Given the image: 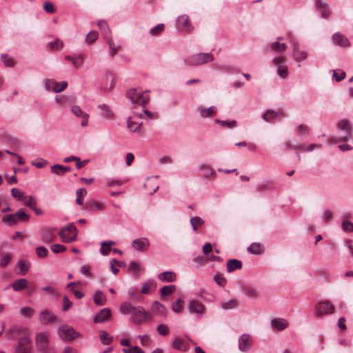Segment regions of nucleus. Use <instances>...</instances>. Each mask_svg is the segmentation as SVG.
<instances>
[{"label":"nucleus","instance_id":"obj_1","mask_svg":"<svg viewBox=\"0 0 353 353\" xmlns=\"http://www.w3.org/2000/svg\"><path fill=\"white\" fill-rule=\"evenodd\" d=\"M30 215L26 214L23 208H20L17 212L3 216L2 221L12 226L19 222H26L29 220Z\"/></svg>","mask_w":353,"mask_h":353},{"label":"nucleus","instance_id":"obj_2","mask_svg":"<svg viewBox=\"0 0 353 353\" xmlns=\"http://www.w3.org/2000/svg\"><path fill=\"white\" fill-rule=\"evenodd\" d=\"M213 60L214 57L212 53H197L185 59V62L186 65L192 66L202 65Z\"/></svg>","mask_w":353,"mask_h":353},{"label":"nucleus","instance_id":"obj_3","mask_svg":"<svg viewBox=\"0 0 353 353\" xmlns=\"http://www.w3.org/2000/svg\"><path fill=\"white\" fill-rule=\"evenodd\" d=\"M126 97L133 105H140L142 107H145L150 100L148 95L141 93L136 88L128 90Z\"/></svg>","mask_w":353,"mask_h":353},{"label":"nucleus","instance_id":"obj_4","mask_svg":"<svg viewBox=\"0 0 353 353\" xmlns=\"http://www.w3.org/2000/svg\"><path fill=\"white\" fill-rule=\"evenodd\" d=\"M336 126L341 132L339 141H348L352 134V128L350 121L347 119H342L337 123Z\"/></svg>","mask_w":353,"mask_h":353},{"label":"nucleus","instance_id":"obj_5","mask_svg":"<svg viewBox=\"0 0 353 353\" xmlns=\"http://www.w3.org/2000/svg\"><path fill=\"white\" fill-rule=\"evenodd\" d=\"M58 334L63 341H72L80 335L72 326L68 324L61 325L58 327Z\"/></svg>","mask_w":353,"mask_h":353},{"label":"nucleus","instance_id":"obj_6","mask_svg":"<svg viewBox=\"0 0 353 353\" xmlns=\"http://www.w3.org/2000/svg\"><path fill=\"white\" fill-rule=\"evenodd\" d=\"M59 235L64 243H71L76 240L77 228L73 223H68L59 231Z\"/></svg>","mask_w":353,"mask_h":353},{"label":"nucleus","instance_id":"obj_7","mask_svg":"<svg viewBox=\"0 0 353 353\" xmlns=\"http://www.w3.org/2000/svg\"><path fill=\"white\" fill-rule=\"evenodd\" d=\"M152 317V314H147L145 309L143 307L138 306L134 308L130 319L132 323L136 325H140L146 321L148 319H151Z\"/></svg>","mask_w":353,"mask_h":353},{"label":"nucleus","instance_id":"obj_8","mask_svg":"<svg viewBox=\"0 0 353 353\" xmlns=\"http://www.w3.org/2000/svg\"><path fill=\"white\" fill-rule=\"evenodd\" d=\"M28 329L17 325H12L6 332V336L8 339H16L18 337H28Z\"/></svg>","mask_w":353,"mask_h":353},{"label":"nucleus","instance_id":"obj_9","mask_svg":"<svg viewBox=\"0 0 353 353\" xmlns=\"http://www.w3.org/2000/svg\"><path fill=\"white\" fill-rule=\"evenodd\" d=\"M32 343L29 337H22L18 341L14 348V353H32Z\"/></svg>","mask_w":353,"mask_h":353},{"label":"nucleus","instance_id":"obj_10","mask_svg":"<svg viewBox=\"0 0 353 353\" xmlns=\"http://www.w3.org/2000/svg\"><path fill=\"white\" fill-rule=\"evenodd\" d=\"M50 334L48 332L39 333L36 336V346L39 352H44L47 350L49 345Z\"/></svg>","mask_w":353,"mask_h":353},{"label":"nucleus","instance_id":"obj_11","mask_svg":"<svg viewBox=\"0 0 353 353\" xmlns=\"http://www.w3.org/2000/svg\"><path fill=\"white\" fill-rule=\"evenodd\" d=\"M334 306L329 301H325L318 303L316 305V314L317 316H321L325 314H330L334 312Z\"/></svg>","mask_w":353,"mask_h":353},{"label":"nucleus","instance_id":"obj_12","mask_svg":"<svg viewBox=\"0 0 353 353\" xmlns=\"http://www.w3.org/2000/svg\"><path fill=\"white\" fill-rule=\"evenodd\" d=\"M39 318L42 324H50L57 321V316L52 311L47 309L40 312Z\"/></svg>","mask_w":353,"mask_h":353},{"label":"nucleus","instance_id":"obj_13","mask_svg":"<svg viewBox=\"0 0 353 353\" xmlns=\"http://www.w3.org/2000/svg\"><path fill=\"white\" fill-rule=\"evenodd\" d=\"M252 343V337L250 334H243L239 339V348L241 352H246L250 350Z\"/></svg>","mask_w":353,"mask_h":353},{"label":"nucleus","instance_id":"obj_14","mask_svg":"<svg viewBox=\"0 0 353 353\" xmlns=\"http://www.w3.org/2000/svg\"><path fill=\"white\" fill-rule=\"evenodd\" d=\"M188 308L191 313H195L199 315H202L205 310V306L196 300L190 301L188 303Z\"/></svg>","mask_w":353,"mask_h":353},{"label":"nucleus","instance_id":"obj_15","mask_svg":"<svg viewBox=\"0 0 353 353\" xmlns=\"http://www.w3.org/2000/svg\"><path fill=\"white\" fill-rule=\"evenodd\" d=\"M171 346L176 350L184 352H187L190 349L188 343L179 336L174 338L171 343Z\"/></svg>","mask_w":353,"mask_h":353},{"label":"nucleus","instance_id":"obj_16","mask_svg":"<svg viewBox=\"0 0 353 353\" xmlns=\"http://www.w3.org/2000/svg\"><path fill=\"white\" fill-rule=\"evenodd\" d=\"M55 231V228L46 227L43 228L41 236L44 242L49 243L54 241L56 239Z\"/></svg>","mask_w":353,"mask_h":353},{"label":"nucleus","instance_id":"obj_17","mask_svg":"<svg viewBox=\"0 0 353 353\" xmlns=\"http://www.w3.org/2000/svg\"><path fill=\"white\" fill-rule=\"evenodd\" d=\"M151 310L152 312L159 316L165 317L167 316V309L165 307L157 301L153 302Z\"/></svg>","mask_w":353,"mask_h":353},{"label":"nucleus","instance_id":"obj_18","mask_svg":"<svg viewBox=\"0 0 353 353\" xmlns=\"http://www.w3.org/2000/svg\"><path fill=\"white\" fill-rule=\"evenodd\" d=\"M111 316V310L105 307L102 310L94 316L93 321L94 323H103L108 320Z\"/></svg>","mask_w":353,"mask_h":353},{"label":"nucleus","instance_id":"obj_19","mask_svg":"<svg viewBox=\"0 0 353 353\" xmlns=\"http://www.w3.org/2000/svg\"><path fill=\"white\" fill-rule=\"evenodd\" d=\"M149 245V241L146 238L137 239L132 242V246L138 251L143 252L148 249Z\"/></svg>","mask_w":353,"mask_h":353},{"label":"nucleus","instance_id":"obj_20","mask_svg":"<svg viewBox=\"0 0 353 353\" xmlns=\"http://www.w3.org/2000/svg\"><path fill=\"white\" fill-rule=\"evenodd\" d=\"M316 8L321 12V17L324 19L328 18L330 10L327 4L322 0L315 1Z\"/></svg>","mask_w":353,"mask_h":353},{"label":"nucleus","instance_id":"obj_21","mask_svg":"<svg viewBox=\"0 0 353 353\" xmlns=\"http://www.w3.org/2000/svg\"><path fill=\"white\" fill-rule=\"evenodd\" d=\"M332 41L341 47H348L350 46L348 39L340 32L334 34L332 36Z\"/></svg>","mask_w":353,"mask_h":353},{"label":"nucleus","instance_id":"obj_22","mask_svg":"<svg viewBox=\"0 0 353 353\" xmlns=\"http://www.w3.org/2000/svg\"><path fill=\"white\" fill-rule=\"evenodd\" d=\"M84 209L89 211H100L103 209V205L94 200H90L85 203Z\"/></svg>","mask_w":353,"mask_h":353},{"label":"nucleus","instance_id":"obj_23","mask_svg":"<svg viewBox=\"0 0 353 353\" xmlns=\"http://www.w3.org/2000/svg\"><path fill=\"white\" fill-rule=\"evenodd\" d=\"M226 268L227 272L229 273L240 270L242 268V262L238 259H230L227 263Z\"/></svg>","mask_w":353,"mask_h":353},{"label":"nucleus","instance_id":"obj_24","mask_svg":"<svg viewBox=\"0 0 353 353\" xmlns=\"http://www.w3.org/2000/svg\"><path fill=\"white\" fill-rule=\"evenodd\" d=\"M11 287L15 292L21 291L28 287V281L26 279H17L11 284Z\"/></svg>","mask_w":353,"mask_h":353},{"label":"nucleus","instance_id":"obj_25","mask_svg":"<svg viewBox=\"0 0 353 353\" xmlns=\"http://www.w3.org/2000/svg\"><path fill=\"white\" fill-rule=\"evenodd\" d=\"M287 45L285 43H280L279 41H276L271 43L269 48L278 54L284 52L287 49Z\"/></svg>","mask_w":353,"mask_h":353},{"label":"nucleus","instance_id":"obj_26","mask_svg":"<svg viewBox=\"0 0 353 353\" xmlns=\"http://www.w3.org/2000/svg\"><path fill=\"white\" fill-rule=\"evenodd\" d=\"M93 300L94 303L99 306L104 305L106 303V296L100 290L95 292L93 296Z\"/></svg>","mask_w":353,"mask_h":353},{"label":"nucleus","instance_id":"obj_27","mask_svg":"<svg viewBox=\"0 0 353 353\" xmlns=\"http://www.w3.org/2000/svg\"><path fill=\"white\" fill-rule=\"evenodd\" d=\"M271 325L279 330H283L288 327V323L283 319H274L271 321Z\"/></svg>","mask_w":353,"mask_h":353},{"label":"nucleus","instance_id":"obj_28","mask_svg":"<svg viewBox=\"0 0 353 353\" xmlns=\"http://www.w3.org/2000/svg\"><path fill=\"white\" fill-rule=\"evenodd\" d=\"M177 22L179 25L184 27L185 30L187 32L192 31V27L190 24V19L187 15L183 14V15L180 16L177 19Z\"/></svg>","mask_w":353,"mask_h":353},{"label":"nucleus","instance_id":"obj_29","mask_svg":"<svg viewBox=\"0 0 353 353\" xmlns=\"http://www.w3.org/2000/svg\"><path fill=\"white\" fill-rule=\"evenodd\" d=\"M142 123H137L133 121H132L131 117H128L127 120V128L132 132H138L141 133V126Z\"/></svg>","mask_w":353,"mask_h":353},{"label":"nucleus","instance_id":"obj_30","mask_svg":"<svg viewBox=\"0 0 353 353\" xmlns=\"http://www.w3.org/2000/svg\"><path fill=\"white\" fill-rule=\"evenodd\" d=\"M108 34H105L106 42L108 44L109 48L110 50V55L112 57H114L115 54L119 50V46H117L115 45V43H114V41L112 40V37L109 36Z\"/></svg>","mask_w":353,"mask_h":353},{"label":"nucleus","instance_id":"obj_31","mask_svg":"<svg viewBox=\"0 0 353 353\" xmlns=\"http://www.w3.org/2000/svg\"><path fill=\"white\" fill-rule=\"evenodd\" d=\"M158 277L162 281L173 282L176 279V274L174 272H164L160 273Z\"/></svg>","mask_w":353,"mask_h":353},{"label":"nucleus","instance_id":"obj_32","mask_svg":"<svg viewBox=\"0 0 353 353\" xmlns=\"http://www.w3.org/2000/svg\"><path fill=\"white\" fill-rule=\"evenodd\" d=\"M198 110L202 117H207L213 115L216 112V108L214 106L208 108L200 106L198 108Z\"/></svg>","mask_w":353,"mask_h":353},{"label":"nucleus","instance_id":"obj_33","mask_svg":"<svg viewBox=\"0 0 353 353\" xmlns=\"http://www.w3.org/2000/svg\"><path fill=\"white\" fill-rule=\"evenodd\" d=\"M294 54L293 57L297 61H301L307 58V54L304 51H301L298 49V46L296 43L293 45Z\"/></svg>","mask_w":353,"mask_h":353},{"label":"nucleus","instance_id":"obj_34","mask_svg":"<svg viewBox=\"0 0 353 353\" xmlns=\"http://www.w3.org/2000/svg\"><path fill=\"white\" fill-rule=\"evenodd\" d=\"M157 288V284L154 281L149 280L147 282L143 283V287L141 290L142 294H148L150 290H155Z\"/></svg>","mask_w":353,"mask_h":353},{"label":"nucleus","instance_id":"obj_35","mask_svg":"<svg viewBox=\"0 0 353 353\" xmlns=\"http://www.w3.org/2000/svg\"><path fill=\"white\" fill-rule=\"evenodd\" d=\"M239 301L236 299H230L221 303V308L224 310L236 308L239 305Z\"/></svg>","mask_w":353,"mask_h":353},{"label":"nucleus","instance_id":"obj_36","mask_svg":"<svg viewBox=\"0 0 353 353\" xmlns=\"http://www.w3.org/2000/svg\"><path fill=\"white\" fill-rule=\"evenodd\" d=\"M55 101L60 104H68L75 102L74 96L59 95L55 98Z\"/></svg>","mask_w":353,"mask_h":353},{"label":"nucleus","instance_id":"obj_37","mask_svg":"<svg viewBox=\"0 0 353 353\" xmlns=\"http://www.w3.org/2000/svg\"><path fill=\"white\" fill-rule=\"evenodd\" d=\"M214 122L217 124H219L221 126H222L223 128H234L237 127V125H238L237 121L235 120L222 121V120L216 119L214 120Z\"/></svg>","mask_w":353,"mask_h":353},{"label":"nucleus","instance_id":"obj_38","mask_svg":"<svg viewBox=\"0 0 353 353\" xmlns=\"http://www.w3.org/2000/svg\"><path fill=\"white\" fill-rule=\"evenodd\" d=\"M279 113L273 110H268L262 116L264 121L272 122L275 120Z\"/></svg>","mask_w":353,"mask_h":353},{"label":"nucleus","instance_id":"obj_39","mask_svg":"<svg viewBox=\"0 0 353 353\" xmlns=\"http://www.w3.org/2000/svg\"><path fill=\"white\" fill-rule=\"evenodd\" d=\"M248 250L254 254H260L263 252V248L259 243H252L248 248Z\"/></svg>","mask_w":353,"mask_h":353},{"label":"nucleus","instance_id":"obj_40","mask_svg":"<svg viewBox=\"0 0 353 353\" xmlns=\"http://www.w3.org/2000/svg\"><path fill=\"white\" fill-rule=\"evenodd\" d=\"M176 286L174 285L163 286L160 290V296L163 299L166 296L172 294L176 290Z\"/></svg>","mask_w":353,"mask_h":353},{"label":"nucleus","instance_id":"obj_41","mask_svg":"<svg viewBox=\"0 0 353 353\" xmlns=\"http://www.w3.org/2000/svg\"><path fill=\"white\" fill-rule=\"evenodd\" d=\"M136 307L133 306L130 303L125 302L121 305L120 310L123 314H132Z\"/></svg>","mask_w":353,"mask_h":353},{"label":"nucleus","instance_id":"obj_42","mask_svg":"<svg viewBox=\"0 0 353 353\" xmlns=\"http://www.w3.org/2000/svg\"><path fill=\"white\" fill-rule=\"evenodd\" d=\"M190 222L194 231L197 230L199 227L204 224V221L199 216H194L191 218Z\"/></svg>","mask_w":353,"mask_h":353},{"label":"nucleus","instance_id":"obj_43","mask_svg":"<svg viewBox=\"0 0 353 353\" xmlns=\"http://www.w3.org/2000/svg\"><path fill=\"white\" fill-rule=\"evenodd\" d=\"M12 196L19 200V201H25L26 199V196L24 192L21 190L17 189L15 188H12L11 190Z\"/></svg>","mask_w":353,"mask_h":353},{"label":"nucleus","instance_id":"obj_44","mask_svg":"<svg viewBox=\"0 0 353 353\" xmlns=\"http://www.w3.org/2000/svg\"><path fill=\"white\" fill-rule=\"evenodd\" d=\"M68 86V83L65 81L61 82H55L54 83V86L52 87V90L55 93H59L65 90Z\"/></svg>","mask_w":353,"mask_h":353},{"label":"nucleus","instance_id":"obj_45","mask_svg":"<svg viewBox=\"0 0 353 353\" xmlns=\"http://www.w3.org/2000/svg\"><path fill=\"white\" fill-rule=\"evenodd\" d=\"M100 339L103 345H109L112 343L113 338L110 336L105 331H101Z\"/></svg>","mask_w":353,"mask_h":353},{"label":"nucleus","instance_id":"obj_46","mask_svg":"<svg viewBox=\"0 0 353 353\" xmlns=\"http://www.w3.org/2000/svg\"><path fill=\"white\" fill-rule=\"evenodd\" d=\"M277 74L282 79H286L288 76V69L285 65H279L277 67Z\"/></svg>","mask_w":353,"mask_h":353},{"label":"nucleus","instance_id":"obj_47","mask_svg":"<svg viewBox=\"0 0 353 353\" xmlns=\"http://www.w3.org/2000/svg\"><path fill=\"white\" fill-rule=\"evenodd\" d=\"M48 46L52 50H58L63 46V43L60 39H56L54 41L50 42Z\"/></svg>","mask_w":353,"mask_h":353},{"label":"nucleus","instance_id":"obj_48","mask_svg":"<svg viewBox=\"0 0 353 353\" xmlns=\"http://www.w3.org/2000/svg\"><path fill=\"white\" fill-rule=\"evenodd\" d=\"M18 265L21 270V274L25 275L29 270L30 263L26 261L21 259L18 262Z\"/></svg>","mask_w":353,"mask_h":353},{"label":"nucleus","instance_id":"obj_49","mask_svg":"<svg viewBox=\"0 0 353 353\" xmlns=\"http://www.w3.org/2000/svg\"><path fill=\"white\" fill-rule=\"evenodd\" d=\"M34 312V310L30 307H23L20 310L21 314L26 318H31Z\"/></svg>","mask_w":353,"mask_h":353},{"label":"nucleus","instance_id":"obj_50","mask_svg":"<svg viewBox=\"0 0 353 353\" xmlns=\"http://www.w3.org/2000/svg\"><path fill=\"white\" fill-rule=\"evenodd\" d=\"M1 60L6 67H13L15 65L14 61L8 54H3Z\"/></svg>","mask_w":353,"mask_h":353},{"label":"nucleus","instance_id":"obj_51","mask_svg":"<svg viewBox=\"0 0 353 353\" xmlns=\"http://www.w3.org/2000/svg\"><path fill=\"white\" fill-rule=\"evenodd\" d=\"M183 301L181 299L179 298L176 299V301L174 303H173L172 305V309L173 312L175 313L181 312L183 308Z\"/></svg>","mask_w":353,"mask_h":353},{"label":"nucleus","instance_id":"obj_52","mask_svg":"<svg viewBox=\"0 0 353 353\" xmlns=\"http://www.w3.org/2000/svg\"><path fill=\"white\" fill-rule=\"evenodd\" d=\"M99 34L97 31H90L86 36L85 41L88 43H92L98 39Z\"/></svg>","mask_w":353,"mask_h":353},{"label":"nucleus","instance_id":"obj_53","mask_svg":"<svg viewBox=\"0 0 353 353\" xmlns=\"http://www.w3.org/2000/svg\"><path fill=\"white\" fill-rule=\"evenodd\" d=\"M62 168H63L62 165L55 164V165H53L51 166L50 170H51L52 173H53L56 175L62 176V175L65 174Z\"/></svg>","mask_w":353,"mask_h":353},{"label":"nucleus","instance_id":"obj_54","mask_svg":"<svg viewBox=\"0 0 353 353\" xmlns=\"http://www.w3.org/2000/svg\"><path fill=\"white\" fill-rule=\"evenodd\" d=\"M157 331L161 336H167L170 333V329L165 324L159 325Z\"/></svg>","mask_w":353,"mask_h":353},{"label":"nucleus","instance_id":"obj_55","mask_svg":"<svg viewBox=\"0 0 353 353\" xmlns=\"http://www.w3.org/2000/svg\"><path fill=\"white\" fill-rule=\"evenodd\" d=\"M0 256H1L0 266L1 268H4L8 265V263L10 261L11 256L10 254H7L3 252H1Z\"/></svg>","mask_w":353,"mask_h":353},{"label":"nucleus","instance_id":"obj_56","mask_svg":"<svg viewBox=\"0 0 353 353\" xmlns=\"http://www.w3.org/2000/svg\"><path fill=\"white\" fill-rule=\"evenodd\" d=\"M164 24L163 23H159L155 27L152 28L150 30V33L152 36H157L164 29Z\"/></svg>","mask_w":353,"mask_h":353},{"label":"nucleus","instance_id":"obj_57","mask_svg":"<svg viewBox=\"0 0 353 353\" xmlns=\"http://www.w3.org/2000/svg\"><path fill=\"white\" fill-rule=\"evenodd\" d=\"M25 201V205L30 208L31 210L37 205V200L32 196H26V199Z\"/></svg>","mask_w":353,"mask_h":353},{"label":"nucleus","instance_id":"obj_58","mask_svg":"<svg viewBox=\"0 0 353 353\" xmlns=\"http://www.w3.org/2000/svg\"><path fill=\"white\" fill-rule=\"evenodd\" d=\"M214 280L216 283L221 287L225 286L226 284V279L223 276H222L220 274L217 273L214 276Z\"/></svg>","mask_w":353,"mask_h":353},{"label":"nucleus","instance_id":"obj_59","mask_svg":"<svg viewBox=\"0 0 353 353\" xmlns=\"http://www.w3.org/2000/svg\"><path fill=\"white\" fill-rule=\"evenodd\" d=\"M50 249L55 254H59L66 250L65 246L61 244H53L51 245Z\"/></svg>","mask_w":353,"mask_h":353},{"label":"nucleus","instance_id":"obj_60","mask_svg":"<svg viewBox=\"0 0 353 353\" xmlns=\"http://www.w3.org/2000/svg\"><path fill=\"white\" fill-rule=\"evenodd\" d=\"M48 253V250L43 246H39L36 248V254L39 258L46 257Z\"/></svg>","mask_w":353,"mask_h":353},{"label":"nucleus","instance_id":"obj_61","mask_svg":"<svg viewBox=\"0 0 353 353\" xmlns=\"http://www.w3.org/2000/svg\"><path fill=\"white\" fill-rule=\"evenodd\" d=\"M342 229L345 232H353V223L349 221L345 220L342 222Z\"/></svg>","mask_w":353,"mask_h":353},{"label":"nucleus","instance_id":"obj_62","mask_svg":"<svg viewBox=\"0 0 353 353\" xmlns=\"http://www.w3.org/2000/svg\"><path fill=\"white\" fill-rule=\"evenodd\" d=\"M123 353H144V351L138 346H132L128 349H123Z\"/></svg>","mask_w":353,"mask_h":353},{"label":"nucleus","instance_id":"obj_63","mask_svg":"<svg viewBox=\"0 0 353 353\" xmlns=\"http://www.w3.org/2000/svg\"><path fill=\"white\" fill-rule=\"evenodd\" d=\"M72 305V303L69 300L68 297L64 296L63 298V311H68Z\"/></svg>","mask_w":353,"mask_h":353},{"label":"nucleus","instance_id":"obj_64","mask_svg":"<svg viewBox=\"0 0 353 353\" xmlns=\"http://www.w3.org/2000/svg\"><path fill=\"white\" fill-rule=\"evenodd\" d=\"M83 63V59L81 56H79L77 57H74V59H72V65L76 69L79 68Z\"/></svg>","mask_w":353,"mask_h":353}]
</instances>
